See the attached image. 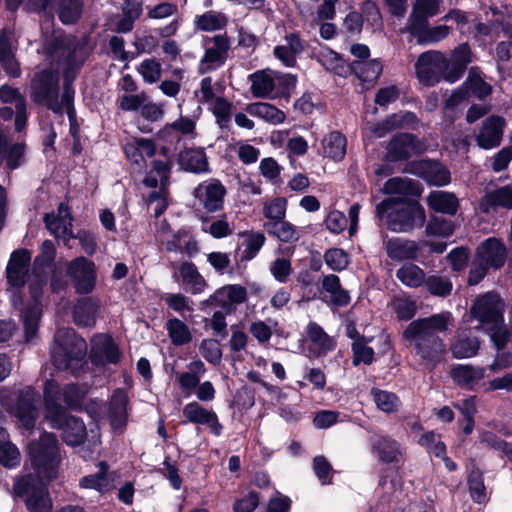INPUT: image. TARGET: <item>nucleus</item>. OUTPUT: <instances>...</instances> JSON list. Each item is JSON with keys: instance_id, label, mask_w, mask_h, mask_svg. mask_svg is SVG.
Instances as JSON below:
<instances>
[{"instance_id": "nucleus-1", "label": "nucleus", "mask_w": 512, "mask_h": 512, "mask_svg": "<svg viewBox=\"0 0 512 512\" xmlns=\"http://www.w3.org/2000/svg\"><path fill=\"white\" fill-rule=\"evenodd\" d=\"M28 455L33 472L18 477L13 484L17 496L26 495V507L30 512H51L52 501L45 482L57 477L60 456L54 434L44 432L39 440L30 442Z\"/></svg>"}, {"instance_id": "nucleus-2", "label": "nucleus", "mask_w": 512, "mask_h": 512, "mask_svg": "<svg viewBox=\"0 0 512 512\" xmlns=\"http://www.w3.org/2000/svg\"><path fill=\"white\" fill-rule=\"evenodd\" d=\"M452 324V314L444 311L412 321L404 330L403 337L414 345L423 363L434 368L446 352L444 341L436 333L447 331Z\"/></svg>"}, {"instance_id": "nucleus-3", "label": "nucleus", "mask_w": 512, "mask_h": 512, "mask_svg": "<svg viewBox=\"0 0 512 512\" xmlns=\"http://www.w3.org/2000/svg\"><path fill=\"white\" fill-rule=\"evenodd\" d=\"M62 394L55 380H48L44 387V418L51 428L62 431V438L69 446H79L87 436L83 421L67 415L60 404Z\"/></svg>"}, {"instance_id": "nucleus-4", "label": "nucleus", "mask_w": 512, "mask_h": 512, "mask_svg": "<svg viewBox=\"0 0 512 512\" xmlns=\"http://www.w3.org/2000/svg\"><path fill=\"white\" fill-rule=\"evenodd\" d=\"M56 249L50 240H45L40 249V254L34 262L33 274L28 277V285L34 305L25 309L22 313V320L27 342H32L37 337L41 308L39 299L46 284L45 268L50 267L55 259Z\"/></svg>"}, {"instance_id": "nucleus-5", "label": "nucleus", "mask_w": 512, "mask_h": 512, "mask_svg": "<svg viewBox=\"0 0 512 512\" xmlns=\"http://www.w3.org/2000/svg\"><path fill=\"white\" fill-rule=\"evenodd\" d=\"M376 214L385 220L387 227L394 232H408L424 224V209L414 201H397L389 198L376 207Z\"/></svg>"}, {"instance_id": "nucleus-6", "label": "nucleus", "mask_w": 512, "mask_h": 512, "mask_svg": "<svg viewBox=\"0 0 512 512\" xmlns=\"http://www.w3.org/2000/svg\"><path fill=\"white\" fill-rule=\"evenodd\" d=\"M32 96L36 102L45 103L56 113L66 111L72 118L74 110L72 102L74 90L69 83H65L61 100H58V75L53 71H44L39 74L32 84Z\"/></svg>"}, {"instance_id": "nucleus-7", "label": "nucleus", "mask_w": 512, "mask_h": 512, "mask_svg": "<svg viewBox=\"0 0 512 512\" xmlns=\"http://www.w3.org/2000/svg\"><path fill=\"white\" fill-rule=\"evenodd\" d=\"M86 342L70 328H60L55 334L51 358L59 370L78 368L86 355Z\"/></svg>"}, {"instance_id": "nucleus-8", "label": "nucleus", "mask_w": 512, "mask_h": 512, "mask_svg": "<svg viewBox=\"0 0 512 512\" xmlns=\"http://www.w3.org/2000/svg\"><path fill=\"white\" fill-rule=\"evenodd\" d=\"M425 247L430 253L441 254L446 250L447 244L430 240L417 243L413 240L393 238L386 242V253L394 261L417 260L422 257Z\"/></svg>"}, {"instance_id": "nucleus-9", "label": "nucleus", "mask_w": 512, "mask_h": 512, "mask_svg": "<svg viewBox=\"0 0 512 512\" xmlns=\"http://www.w3.org/2000/svg\"><path fill=\"white\" fill-rule=\"evenodd\" d=\"M31 259L30 253L25 249L16 250L11 254L6 267L8 292L14 306L22 302L20 291L27 276V267Z\"/></svg>"}, {"instance_id": "nucleus-10", "label": "nucleus", "mask_w": 512, "mask_h": 512, "mask_svg": "<svg viewBox=\"0 0 512 512\" xmlns=\"http://www.w3.org/2000/svg\"><path fill=\"white\" fill-rule=\"evenodd\" d=\"M170 164L166 161L155 160L153 167L149 174L144 179V184L149 187L156 188L159 186L158 191H153L149 194L148 201L153 207L156 217L160 216L167 208V191L164 185L168 179Z\"/></svg>"}, {"instance_id": "nucleus-11", "label": "nucleus", "mask_w": 512, "mask_h": 512, "mask_svg": "<svg viewBox=\"0 0 512 512\" xmlns=\"http://www.w3.org/2000/svg\"><path fill=\"white\" fill-rule=\"evenodd\" d=\"M66 272L77 293L89 294L94 290L97 274L91 260L77 257L68 263Z\"/></svg>"}, {"instance_id": "nucleus-12", "label": "nucleus", "mask_w": 512, "mask_h": 512, "mask_svg": "<svg viewBox=\"0 0 512 512\" xmlns=\"http://www.w3.org/2000/svg\"><path fill=\"white\" fill-rule=\"evenodd\" d=\"M39 400V396L32 387H26L20 391L17 397V403L15 406H10L7 396H1V403L7 407L10 412L15 415L21 424L29 429L33 427L34 422L38 416V410L36 403Z\"/></svg>"}, {"instance_id": "nucleus-13", "label": "nucleus", "mask_w": 512, "mask_h": 512, "mask_svg": "<svg viewBox=\"0 0 512 512\" xmlns=\"http://www.w3.org/2000/svg\"><path fill=\"white\" fill-rule=\"evenodd\" d=\"M504 304L500 297L492 292L479 296L471 307V315L480 323V327L501 320Z\"/></svg>"}, {"instance_id": "nucleus-14", "label": "nucleus", "mask_w": 512, "mask_h": 512, "mask_svg": "<svg viewBox=\"0 0 512 512\" xmlns=\"http://www.w3.org/2000/svg\"><path fill=\"white\" fill-rule=\"evenodd\" d=\"M246 299V288L238 284H230L218 288L208 299L202 301L200 305L201 307L205 305L219 306L226 313H230L236 305L242 304Z\"/></svg>"}, {"instance_id": "nucleus-15", "label": "nucleus", "mask_w": 512, "mask_h": 512, "mask_svg": "<svg viewBox=\"0 0 512 512\" xmlns=\"http://www.w3.org/2000/svg\"><path fill=\"white\" fill-rule=\"evenodd\" d=\"M445 65V55L439 51H428L418 57L415 68L419 80L433 85L441 79V68Z\"/></svg>"}, {"instance_id": "nucleus-16", "label": "nucleus", "mask_w": 512, "mask_h": 512, "mask_svg": "<svg viewBox=\"0 0 512 512\" xmlns=\"http://www.w3.org/2000/svg\"><path fill=\"white\" fill-rule=\"evenodd\" d=\"M405 171L423 178L428 184L434 186H445L451 180L450 172L447 168L430 160H419L409 163Z\"/></svg>"}, {"instance_id": "nucleus-17", "label": "nucleus", "mask_w": 512, "mask_h": 512, "mask_svg": "<svg viewBox=\"0 0 512 512\" xmlns=\"http://www.w3.org/2000/svg\"><path fill=\"white\" fill-rule=\"evenodd\" d=\"M225 194V187L216 179L204 181L194 190L195 198L209 212H216L222 209Z\"/></svg>"}, {"instance_id": "nucleus-18", "label": "nucleus", "mask_w": 512, "mask_h": 512, "mask_svg": "<svg viewBox=\"0 0 512 512\" xmlns=\"http://www.w3.org/2000/svg\"><path fill=\"white\" fill-rule=\"evenodd\" d=\"M472 61L471 51L467 44L456 47L450 58L445 56V65L441 68V79L454 83L463 75L467 65Z\"/></svg>"}, {"instance_id": "nucleus-19", "label": "nucleus", "mask_w": 512, "mask_h": 512, "mask_svg": "<svg viewBox=\"0 0 512 512\" xmlns=\"http://www.w3.org/2000/svg\"><path fill=\"white\" fill-rule=\"evenodd\" d=\"M47 229L58 240H62L64 245L70 246V240L75 238L72 231V218L68 211V207L60 204L58 214H47L44 218Z\"/></svg>"}, {"instance_id": "nucleus-20", "label": "nucleus", "mask_w": 512, "mask_h": 512, "mask_svg": "<svg viewBox=\"0 0 512 512\" xmlns=\"http://www.w3.org/2000/svg\"><path fill=\"white\" fill-rule=\"evenodd\" d=\"M387 157L402 160L424 151V145L411 134H399L388 144Z\"/></svg>"}, {"instance_id": "nucleus-21", "label": "nucleus", "mask_w": 512, "mask_h": 512, "mask_svg": "<svg viewBox=\"0 0 512 512\" xmlns=\"http://www.w3.org/2000/svg\"><path fill=\"white\" fill-rule=\"evenodd\" d=\"M440 0H415L409 18L408 31H422L430 17L439 13Z\"/></svg>"}, {"instance_id": "nucleus-22", "label": "nucleus", "mask_w": 512, "mask_h": 512, "mask_svg": "<svg viewBox=\"0 0 512 512\" xmlns=\"http://www.w3.org/2000/svg\"><path fill=\"white\" fill-rule=\"evenodd\" d=\"M174 277L194 295L203 293L207 287L204 277L198 272L196 266L190 262L181 263L176 268Z\"/></svg>"}, {"instance_id": "nucleus-23", "label": "nucleus", "mask_w": 512, "mask_h": 512, "mask_svg": "<svg viewBox=\"0 0 512 512\" xmlns=\"http://www.w3.org/2000/svg\"><path fill=\"white\" fill-rule=\"evenodd\" d=\"M504 119L499 116L487 118L477 136V143L483 149H492L501 143Z\"/></svg>"}, {"instance_id": "nucleus-24", "label": "nucleus", "mask_w": 512, "mask_h": 512, "mask_svg": "<svg viewBox=\"0 0 512 512\" xmlns=\"http://www.w3.org/2000/svg\"><path fill=\"white\" fill-rule=\"evenodd\" d=\"M92 359L99 364L119 361V350L108 335L100 334L92 338Z\"/></svg>"}, {"instance_id": "nucleus-25", "label": "nucleus", "mask_w": 512, "mask_h": 512, "mask_svg": "<svg viewBox=\"0 0 512 512\" xmlns=\"http://www.w3.org/2000/svg\"><path fill=\"white\" fill-rule=\"evenodd\" d=\"M251 82V91L255 97L266 98L275 89L278 83L283 81V77L271 70H262L249 76Z\"/></svg>"}, {"instance_id": "nucleus-26", "label": "nucleus", "mask_w": 512, "mask_h": 512, "mask_svg": "<svg viewBox=\"0 0 512 512\" xmlns=\"http://www.w3.org/2000/svg\"><path fill=\"white\" fill-rule=\"evenodd\" d=\"M183 414L190 422L207 425L212 433L220 434L222 427L213 411L200 406L196 402H191L184 407Z\"/></svg>"}, {"instance_id": "nucleus-27", "label": "nucleus", "mask_w": 512, "mask_h": 512, "mask_svg": "<svg viewBox=\"0 0 512 512\" xmlns=\"http://www.w3.org/2000/svg\"><path fill=\"white\" fill-rule=\"evenodd\" d=\"M449 374L458 385L474 389L485 377V369L472 365L457 364L451 367Z\"/></svg>"}, {"instance_id": "nucleus-28", "label": "nucleus", "mask_w": 512, "mask_h": 512, "mask_svg": "<svg viewBox=\"0 0 512 512\" xmlns=\"http://www.w3.org/2000/svg\"><path fill=\"white\" fill-rule=\"evenodd\" d=\"M477 257L486 265L498 268L504 264L506 249L498 239L489 238L478 247Z\"/></svg>"}, {"instance_id": "nucleus-29", "label": "nucleus", "mask_w": 512, "mask_h": 512, "mask_svg": "<svg viewBox=\"0 0 512 512\" xmlns=\"http://www.w3.org/2000/svg\"><path fill=\"white\" fill-rule=\"evenodd\" d=\"M0 100L6 104H14L16 109L15 115V128L21 131L27 120L26 101L25 98L18 92V90L8 86H0Z\"/></svg>"}, {"instance_id": "nucleus-30", "label": "nucleus", "mask_w": 512, "mask_h": 512, "mask_svg": "<svg viewBox=\"0 0 512 512\" xmlns=\"http://www.w3.org/2000/svg\"><path fill=\"white\" fill-rule=\"evenodd\" d=\"M383 192L395 195L396 197L392 198L397 201H407L406 198L419 196L421 194V190L416 182L403 177H394L389 179L383 187Z\"/></svg>"}, {"instance_id": "nucleus-31", "label": "nucleus", "mask_w": 512, "mask_h": 512, "mask_svg": "<svg viewBox=\"0 0 512 512\" xmlns=\"http://www.w3.org/2000/svg\"><path fill=\"white\" fill-rule=\"evenodd\" d=\"M229 48L228 40L223 36H215L213 45L206 49L205 55L201 60V71L216 69L222 65L225 54Z\"/></svg>"}, {"instance_id": "nucleus-32", "label": "nucleus", "mask_w": 512, "mask_h": 512, "mask_svg": "<svg viewBox=\"0 0 512 512\" xmlns=\"http://www.w3.org/2000/svg\"><path fill=\"white\" fill-rule=\"evenodd\" d=\"M304 49L303 43L297 34L291 33L285 36L284 43L274 49L275 57L284 65L291 67L295 64L296 56Z\"/></svg>"}, {"instance_id": "nucleus-33", "label": "nucleus", "mask_w": 512, "mask_h": 512, "mask_svg": "<svg viewBox=\"0 0 512 512\" xmlns=\"http://www.w3.org/2000/svg\"><path fill=\"white\" fill-rule=\"evenodd\" d=\"M128 396L122 389H116L110 401V420L114 430H122L127 422Z\"/></svg>"}, {"instance_id": "nucleus-34", "label": "nucleus", "mask_w": 512, "mask_h": 512, "mask_svg": "<svg viewBox=\"0 0 512 512\" xmlns=\"http://www.w3.org/2000/svg\"><path fill=\"white\" fill-rule=\"evenodd\" d=\"M347 141L343 134L332 131L321 141L320 153L333 161H341L346 154Z\"/></svg>"}, {"instance_id": "nucleus-35", "label": "nucleus", "mask_w": 512, "mask_h": 512, "mask_svg": "<svg viewBox=\"0 0 512 512\" xmlns=\"http://www.w3.org/2000/svg\"><path fill=\"white\" fill-rule=\"evenodd\" d=\"M415 122L416 116L411 112L394 114L384 122L371 126V137L381 138L393 128L409 126Z\"/></svg>"}, {"instance_id": "nucleus-36", "label": "nucleus", "mask_w": 512, "mask_h": 512, "mask_svg": "<svg viewBox=\"0 0 512 512\" xmlns=\"http://www.w3.org/2000/svg\"><path fill=\"white\" fill-rule=\"evenodd\" d=\"M428 206L436 212L454 215L458 210V199L453 193L433 191L427 197Z\"/></svg>"}, {"instance_id": "nucleus-37", "label": "nucleus", "mask_w": 512, "mask_h": 512, "mask_svg": "<svg viewBox=\"0 0 512 512\" xmlns=\"http://www.w3.org/2000/svg\"><path fill=\"white\" fill-rule=\"evenodd\" d=\"M373 454L386 463L398 462L402 457V449L399 444L390 438L381 437L372 445Z\"/></svg>"}, {"instance_id": "nucleus-38", "label": "nucleus", "mask_w": 512, "mask_h": 512, "mask_svg": "<svg viewBox=\"0 0 512 512\" xmlns=\"http://www.w3.org/2000/svg\"><path fill=\"white\" fill-rule=\"evenodd\" d=\"M179 164L182 169L201 173L208 169V161L203 149H188L180 153Z\"/></svg>"}, {"instance_id": "nucleus-39", "label": "nucleus", "mask_w": 512, "mask_h": 512, "mask_svg": "<svg viewBox=\"0 0 512 512\" xmlns=\"http://www.w3.org/2000/svg\"><path fill=\"white\" fill-rule=\"evenodd\" d=\"M246 110L251 116L261 118L274 125L281 124L286 119V115L282 110L266 102L249 104Z\"/></svg>"}, {"instance_id": "nucleus-40", "label": "nucleus", "mask_w": 512, "mask_h": 512, "mask_svg": "<svg viewBox=\"0 0 512 512\" xmlns=\"http://www.w3.org/2000/svg\"><path fill=\"white\" fill-rule=\"evenodd\" d=\"M495 206L512 209L511 186L507 185L489 192L480 201V208L486 213L490 211V208Z\"/></svg>"}, {"instance_id": "nucleus-41", "label": "nucleus", "mask_w": 512, "mask_h": 512, "mask_svg": "<svg viewBox=\"0 0 512 512\" xmlns=\"http://www.w3.org/2000/svg\"><path fill=\"white\" fill-rule=\"evenodd\" d=\"M20 461L19 449L10 441L8 434L0 426V464L13 469L19 466Z\"/></svg>"}, {"instance_id": "nucleus-42", "label": "nucleus", "mask_w": 512, "mask_h": 512, "mask_svg": "<svg viewBox=\"0 0 512 512\" xmlns=\"http://www.w3.org/2000/svg\"><path fill=\"white\" fill-rule=\"evenodd\" d=\"M108 466L105 462L98 464L96 474L87 475L80 479L79 486L83 489H93L99 493H104L111 488V482L107 475Z\"/></svg>"}, {"instance_id": "nucleus-43", "label": "nucleus", "mask_w": 512, "mask_h": 512, "mask_svg": "<svg viewBox=\"0 0 512 512\" xmlns=\"http://www.w3.org/2000/svg\"><path fill=\"white\" fill-rule=\"evenodd\" d=\"M479 347L480 343L476 337L458 334L455 341L452 343L450 350L455 358L465 359L475 356Z\"/></svg>"}, {"instance_id": "nucleus-44", "label": "nucleus", "mask_w": 512, "mask_h": 512, "mask_svg": "<svg viewBox=\"0 0 512 512\" xmlns=\"http://www.w3.org/2000/svg\"><path fill=\"white\" fill-rule=\"evenodd\" d=\"M195 123L191 119L181 117L179 120L166 126L158 133V137L168 143L179 141V133L184 135L193 134Z\"/></svg>"}, {"instance_id": "nucleus-45", "label": "nucleus", "mask_w": 512, "mask_h": 512, "mask_svg": "<svg viewBox=\"0 0 512 512\" xmlns=\"http://www.w3.org/2000/svg\"><path fill=\"white\" fill-rule=\"evenodd\" d=\"M396 277L403 285L418 288L424 284L426 274L419 266L406 263L396 271Z\"/></svg>"}, {"instance_id": "nucleus-46", "label": "nucleus", "mask_w": 512, "mask_h": 512, "mask_svg": "<svg viewBox=\"0 0 512 512\" xmlns=\"http://www.w3.org/2000/svg\"><path fill=\"white\" fill-rule=\"evenodd\" d=\"M325 292L329 293L330 302L336 306H345L350 302L348 292L341 288L338 276L330 274L325 276L322 282Z\"/></svg>"}, {"instance_id": "nucleus-47", "label": "nucleus", "mask_w": 512, "mask_h": 512, "mask_svg": "<svg viewBox=\"0 0 512 512\" xmlns=\"http://www.w3.org/2000/svg\"><path fill=\"white\" fill-rule=\"evenodd\" d=\"M454 232V225L451 221L442 218H432L425 229V240L434 242H443V239L448 238Z\"/></svg>"}, {"instance_id": "nucleus-48", "label": "nucleus", "mask_w": 512, "mask_h": 512, "mask_svg": "<svg viewBox=\"0 0 512 512\" xmlns=\"http://www.w3.org/2000/svg\"><path fill=\"white\" fill-rule=\"evenodd\" d=\"M380 61L373 59L368 61H355L352 64V70L362 82H375L382 72Z\"/></svg>"}, {"instance_id": "nucleus-49", "label": "nucleus", "mask_w": 512, "mask_h": 512, "mask_svg": "<svg viewBox=\"0 0 512 512\" xmlns=\"http://www.w3.org/2000/svg\"><path fill=\"white\" fill-rule=\"evenodd\" d=\"M239 237L243 238V250L241 259L245 261L252 260L263 247L266 238L261 232H242Z\"/></svg>"}, {"instance_id": "nucleus-50", "label": "nucleus", "mask_w": 512, "mask_h": 512, "mask_svg": "<svg viewBox=\"0 0 512 512\" xmlns=\"http://www.w3.org/2000/svg\"><path fill=\"white\" fill-rule=\"evenodd\" d=\"M308 337L317 348V355L325 354L335 348V340L327 335L316 323L308 325Z\"/></svg>"}, {"instance_id": "nucleus-51", "label": "nucleus", "mask_w": 512, "mask_h": 512, "mask_svg": "<svg viewBox=\"0 0 512 512\" xmlns=\"http://www.w3.org/2000/svg\"><path fill=\"white\" fill-rule=\"evenodd\" d=\"M268 233L275 236L283 242H294L300 237L299 232L291 223L282 220L264 225Z\"/></svg>"}, {"instance_id": "nucleus-52", "label": "nucleus", "mask_w": 512, "mask_h": 512, "mask_svg": "<svg viewBox=\"0 0 512 512\" xmlns=\"http://www.w3.org/2000/svg\"><path fill=\"white\" fill-rule=\"evenodd\" d=\"M371 395L377 408L384 413L396 412L401 405L400 399L393 392L373 389Z\"/></svg>"}, {"instance_id": "nucleus-53", "label": "nucleus", "mask_w": 512, "mask_h": 512, "mask_svg": "<svg viewBox=\"0 0 512 512\" xmlns=\"http://www.w3.org/2000/svg\"><path fill=\"white\" fill-rule=\"evenodd\" d=\"M83 0H60L58 16L64 24L75 23L82 15Z\"/></svg>"}, {"instance_id": "nucleus-54", "label": "nucleus", "mask_w": 512, "mask_h": 512, "mask_svg": "<svg viewBox=\"0 0 512 512\" xmlns=\"http://www.w3.org/2000/svg\"><path fill=\"white\" fill-rule=\"evenodd\" d=\"M496 349H503L511 339V330L504 324L503 317L501 320L492 322L485 326Z\"/></svg>"}, {"instance_id": "nucleus-55", "label": "nucleus", "mask_w": 512, "mask_h": 512, "mask_svg": "<svg viewBox=\"0 0 512 512\" xmlns=\"http://www.w3.org/2000/svg\"><path fill=\"white\" fill-rule=\"evenodd\" d=\"M98 306L92 299L78 303L74 308V320L78 325L90 326L95 322Z\"/></svg>"}, {"instance_id": "nucleus-56", "label": "nucleus", "mask_w": 512, "mask_h": 512, "mask_svg": "<svg viewBox=\"0 0 512 512\" xmlns=\"http://www.w3.org/2000/svg\"><path fill=\"white\" fill-rule=\"evenodd\" d=\"M227 23V18L219 12L209 11L195 18V26L202 31H215L222 29Z\"/></svg>"}, {"instance_id": "nucleus-57", "label": "nucleus", "mask_w": 512, "mask_h": 512, "mask_svg": "<svg viewBox=\"0 0 512 512\" xmlns=\"http://www.w3.org/2000/svg\"><path fill=\"white\" fill-rule=\"evenodd\" d=\"M166 329L173 344L184 345L191 341L192 335L188 326L177 318L166 323Z\"/></svg>"}, {"instance_id": "nucleus-58", "label": "nucleus", "mask_w": 512, "mask_h": 512, "mask_svg": "<svg viewBox=\"0 0 512 512\" xmlns=\"http://www.w3.org/2000/svg\"><path fill=\"white\" fill-rule=\"evenodd\" d=\"M24 158V146L20 143L9 145L6 138V144L2 145L0 150V165L5 159L10 169L17 168Z\"/></svg>"}, {"instance_id": "nucleus-59", "label": "nucleus", "mask_w": 512, "mask_h": 512, "mask_svg": "<svg viewBox=\"0 0 512 512\" xmlns=\"http://www.w3.org/2000/svg\"><path fill=\"white\" fill-rule=\"evenodd\" d=\"M465 87L468 92L470 91L479 98L486 97L491 93V86L482 79L480 73L475 68L469 71Z\"/></svg>"}, {"instance_id": "nucleus-60", "label": "nucleus", "mask_w": 512, "mask_h": 512, "mask_svg": "<svg viewBox=\"0 0 512 512\" xmlns=\"http://www.w3.org/2000/svg\"><path fill=\"white\" fill-rule=\"evenodd\" d=\"M449 27L446 25H439L433 28H429L428 25L422 31H409L411 34L418 38L420 43H436L449 34Z\"/></svg>"}, {"instance_id": "nucleus-61", "label": "nucleus", "mask_w": 512, "mask_h": 512, "mask_svg": "<svg viewBox=\"0 0 512 512\" xmlns=\"http://www.w3.org/2000/svg\"><path fill=\"white\" fill-rule=\"evenodd\" d=\"M0 61L6 73L12 77H17L20 74L19 65L14 59L13 52L6 40L0 38Z\"/></svg>"}, {"instance_id": "nucleus-62", "label": "nucleus", "mask_w": 512, "mask_h": 512, "mask_svg": "<svg viewBox=\"0 0 512 512\" xmlns=\"http://www.w3.org/2000/svg\"><path fill=\"white\" fill-rule=\"evenodd\" d=\"M426 289L434 296L445 297L451 293L452 284L444 277L432 275L425 278Z\"/></svg>"}, {"instance_id": "nucleus-63", "label": "nucleus", "mask_w": 512, "mask_h": 512, "mask_svg": "<svg viewBox=\"0 0 512 512\" xmlns=\"http://www.w3.org/2000/svg\"><path fill=\"white\" fill-rule=\"evenodd\" d=\"M320 64L328 71L341 74L344 70L343 59L334 51L323 49L318 56Z\"/></svg>"}, {"instance_id": "nucleus-64", "label": "nucleus", "mask_w": 512, "mask_h": 512, "mask_svg": "<svg viewBox=\"0 0 512 512\" xmlns=\"http://www.w3.org/2000/svg\"><path fill=\"white\" fill-rule=\"evenodd\" d=\"M138 72L147 83H155L161 78V64L154 59H146L141 62Z\"/></svg>"}]
</instances>
